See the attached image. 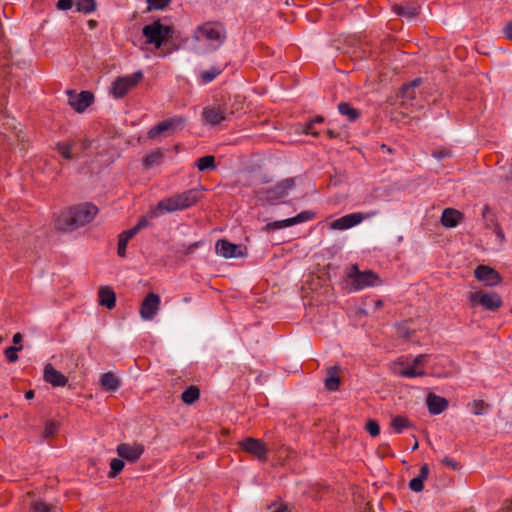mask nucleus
<instances>
[{
    "mask_svg": "<svg viewBox=\"0 0 512 512\" xmlns=\"http://www.w3.org/2000/svg\"><path fill=\"white\" fill-rule=\"evenodd\" d=\"M98 213V208L90 203L81 204L61 213L56 220V228L72 231L91 222Z\"/></svg>",
    "mask_w": 512,
    "mask_h": 512,
    "instance_id": "1",
    "label": "nucleus"
},
{
    "mask_svg": "<svg viewBox=\"0 0 512 512\" xmlns=\"http://www.w3.org/2000/svg\"><path fill=\"white\" fill-rule=\"evenodd\" d=\"M192 37L197 42L206 43L209 51H216L225 42L227 33L221 23L206 22L195 28Z\"/></svg>",
    "mask_w": 512,
    "mask_h": 512,
    "instance_id": "2",
    "label": "nucleus"
},
{
    "mask_svg": "<svg viewBox=\"0 0 512 512\" xmlns=\"http://www.w3.org/2000/svg\"><path fill=\"white\" fill-rule=\"evenodd\" d=\"M199 192L196 189H190L179 194L172 195L158 202L162 213H171L177 210H184L197 202Z\"/></svg>",
    "mask_w": 512,
    "mask_h": 512,
    "instance_id": "3",
    "label": "nucleus"
},
{
    "mask_svg": "<svg viewBox=\"0 0 512 512\" xmlns=\"http://www.w3.org/2000/svg\"><path fill=\"white\" fill-rule=\"evenodd\" d=\"M295 178H287L279 182L272 188L259 189L257 191V198L263 204L275 205L279 203L283 198L287 197L295 188Z\"/></svg>",
    "mask_w": 512,
    "mask_h": 512,
    "instance_id": "4",
    "label": "nucleus"
},
{
    "mask_svg": "<svg viewBox=\"0 0 512 512\" xmlns=\"http://www.w3.org/2000/svg\"><path fill=\"white\" fill-rule=\"evenodd\" d=\"M142 34L146 38L147 44L154 45L159 49L172 36L173 29L171 26L163 25L160 20H155L143 27Z\"/></svg>",
    "mask_w": 512,
    "mask_h": 512,
    "instance_id": "5",
    "label": "nucleus"
},
{
    "mask_svg": "<svg viewBox=\"0 0 512 512\" xmlns=\"http://www.w3.org/2000/svg\"><path fill=\"white\" fill-rule=\"evenodd\" d=\"M347 279L352 290L359 291L379 284V277L371 270L360 271L357 265H352L347 273Z\"/></svg>",
    "mask_w": 512,
    "mask_h": 512,
    "instance_id": "6",
    "label": "nucleus"
},
{
    "mask_svg": "<svg viewBox=\"0 0 512 512\" xmlns=\"http://www.w3.org/2000/svg\"><path fill=\"white\" fill-rule=\"evenodd\" d=\"M428 356L426 354H420L416 356L411 365L406 367L403 366V362L398 361L393 363L392 371L395 375L404 378L423 377L426 375L424 366L427 362Z\"/></svg>",
    "mask_w": 512,
    "mask_h": 512,
    "instance_id": "7",
    "label": "nucleus"
},
{
    "mask_svg": "<svg viewBox=\"0 0 512 512\" xmlns=\"http://www.w3.org/2000/svg\"><path fill=\"white\" fill-rule=\"evenodd\" d=\"M143 78V73L137 71L131 75L118 77L111 86V93L115 98H123L132 88H134Z\"/></svg>",
    "mask_w": 512,
    "mask_h": 512,
    "instance_id": "8",
    "label": "nucleus"
},
{
    "mask_svg": "<svg viewBox=\"0 0 512 512\" xmlns=\"http://www.w3.org/2000/svg\"><path fill=\"white\" fill-rule=\"evenodd\" d=\"M377 214H378L377 211H371L368 213L355 212V213L347 214L345 216H342V217L334 220L330 224V228L334 229V230L350 229V228L360 224L362 221L376 216Z\"/></svg>",
    "mask_w": 512,
    "mask_h": 512,
    "instance_id": "9",
    "label": "nucleus"
},
{
    "mask_svg": "<svg viewBox=\"0 0 512 512\" xmlns=\"http://www.w3.org/2000/svg\"><path fill=\"white\" fill-rule=\"evenodd\" d=\"M239 446L243 451L253 455L260 461H265L267 458L268 448L260 439L247 437L239 442Z\"/></svg>",
    "mask_w": 512,
    "mask_h": 512,
    "instance_id": "10",
    "label": "nucleus"
},
{
    "mask_svg": "<svg viewBox=\"0 0 512 512\" xmlns=\"http://www.w3.org/2000/svg\"><path fill=\"white\" fill-rule=\"evenodd\" d=\"M217 255L224 258H241L246 255V248L241 244H233L225 239H220L215 244Z\"/></svg>",
    "mask_w": 512,
    "mask_h": 512,
    "instance_id": "11",
    "label": "nucleus"
},
{
    "mask_svg": "<svg viewBox=\"0 0 512 512\" xmlns=\"http://www.w3.org/2000/svg\"><path fill=\"white\" fill-rule=\"evenodd\" d=\"M471 302H477L482 305L485 309L490 311H496L503 305L502 298L496 292L482 293L475 292L470 296Z\"/></svg>",
    "mask_w": 512,
    "mask_h": 512,
    "instance_id": "12",
    "label": "nucleus"
},
{
    "mask_svg": "<svg viewBox=\"0 0 512 512\" xmlns=\"http://www.w3.org/2000/svg\"><path fill=\"white\" fill-rule=\"evenodd\" d=\"M314 217V213L311 211H303L296 215L295 217L287 218L284 220L274 221L267 223L265 226V231L270 232L273 230L283 229L286 227H290L299 223H303L311 220Z\"/></svg>",
    "mask_w": 512,
    "mask_h": 512,
    "instance_id": "13",
    "label": "nucleus"
},
{
    "mask_svg": "<svg viewBox=\"0 0 512 512\" xmlns=\"http://www.w3.org/2000/svg\"><path fill=\"white\" fill-rule=\"evenodd\" d=\"M93 100L94 96L89 91L80 93L68 91V103L77 112L85 111L93 103Z\"/></svg>",
    "mask_w": 512,
    "mask_h": 512,
    "instance_id": "14",
    "label": "nucleus"
},
{
    "mask_svg": "<svg viewBox=\"0 0 512 512\" xmlns=\"http://www.w3.org/2000/svg\"><path fill=\"white\" fill-rule=\"evenodd\" d=\"M160 296L153 292L147 294L140 307V316L144 320H151L157 314L160 307Z\"/></svg>",
    "mask_w": 512,
    "mask_h": 512,
    "instance_id": "15",
    "label": "nucleus"
},
{
    "mask_svg": "<svg viewBox=\"0 0 512 512\" xmlns=\"http://www.w3.org/2000/svg\"><path fill=\"white\" fill-rule=\"evenodd\" d=\"M227 108L224 104H213L203 109L202 116L210 125L220 124L226 119Z\"/></svg>",
    "mask_w": 512,
    "mask_h": 512,
    "instance_id": "16",
    "label": "nucleus"
},
{
    "mask_svg": "<svg viewBox=\"0 0 512 512\" xmlns=\"http://www.w3.org/2000/svg\"><path fill=\"white\" fill-rule=\"evenodd\" d=\"M117 454L128 462H136L144 453V446L140 443H121L116 448Z\"/></svg>",
    "mask_w": 512,
    "mask_h": 512,
    "instance_id": "17",
    "label": "nucleus"
},
{
    "mask_svg": "<svg viewBox=\"0 0 512 512\" xmlns=\"http://www.w3.org/2000/svg\"><path fill=\"white\" fill-rule=\"evenodd\" d=\"M474 276L477 280L484 282L487 286H496L501 282L499 273L486 265H479L475 271Z\"/></svg>",
    "mask_w": 512,
    "mask_h": 512,
    "instance_id": "18",
    "label": "nucleus"
},
{
    "mask_svg": "<svg viewBox=\"0 0 512 512\" xmlns=\"http://www.w3.org/2000/svg\"><path fill=\"white\" fill-rule=\"evenodd\" d=\"M183 123L181 118H171L159 122L148 131V137L153 139L164 133H173Z\"/></svg>",
    "mask_w": 512,
    "mask_h": 512,
    "instance_id": "19",
    "label": "nucleus"
},
{
    "mask_svg": "<svg viewBox=\"0 0 512 512\" xmlns=\"http://www.w3.org/2000/svg\"><path fill=\"white\" fill-rule=\"evenodd\" d=\"M43 377L47 383L54 387H63L68 381L66 376L56 370L50 363L45 365Z\"/></svg>",
    "mask_w": 512,
    "mask_h": 512,
    "instance_id": "20",
    "label": "nucleus"
},
{
    "mask_svg": "<svg viewBox=\"0 0 512 512\" xmlns=\"http://www.w3.org/2000/svg\"><path fill=\"white\" fill-rule=\"evenodd\" d=\"M428 411L432 415H438L448 408V401L434 393H429L426 399Z\"/></svg>",
    "mask_w": 512,
    "mask_h": 512,
    "instance_id": "21",
    "label": "nucleus"
},
{
    "mask_svg": "<svg viewBox=\"0 0 512 512\" xmlns=\"http://www.w3.org/2000/svg\"><path fill=\"white\" fill-rule=\"evenodd\" d=\"M162 214V211L159 209V206L157 205L155 208L151 209L145 216L140 218L138 223L134 227L128 229L129 234L135 236L140 230L148 227L150 225L151 220Z\"/></svg>",
    "mask_w": 512,
    "mask_h": 512,
    "instance_id": "22",
    "label": "nucleus"
},
{
    "mask_svg": "<svg viewBox=\"0 0 512 512\" xmlns=\"http://www.w3.org/2000/svg\"><path fill=\"white\" fill-rule=\"evenodd\" d=\"M462 219V213L453 208H446L442 212L441 224L447 228L456 227Z\"/></svg>",
    "mask_w": 512,
    "mask_h": 512,
    "instance_id": "23",
    "label": "nucleus"
},
{
    "mask_svg": "<svg viewBox=\"0 0 512 512\" xmlns=\"http://www.w3.org/2000/svg\"><path fill=\"white\" fill-rule=\"evenodd\" d=\"M421 83L420 79H415L411 83L404 85L401 90V98L403 105H413V101L416 98V89Z\"/></svg>",
    "mask_w": 512,
    "mask_h": 512,
    "instance_id": "24",
    "label": "nucleus"
},
{
    "mask_svg": "<svg viewBox=\"0 0 512 512\" xmlns=\"http://www.w3.org/2000/svg\"><path fill=\"white\" fill-rule=\"evenodd\" d=\"M340 371V366L335 365L331 366L327 369V375L324 380V385L329 391H336L340 385V377L338 375Z\"/></svg>",
    "mask_w": 512,
    "mask_h": 512,
    "instance_id": "25",
    "label": "nucleus"
},
{
    "mask_svg": "<svg viewBox=\"0 0 512 512\" xmlns=\"http://www.w3.org/2000/svg\"><path fill=\"white\" fill-rule=\"evenodd\" d=\"M99 304L111 310L116 304V295L114 291L109 287H102L99 292Z\"/></svg>",
    "mask_w": 512,
    "mask_h": 512,
    "instance_id": "26",
    "label": "nucleus"
},
{
    "mask_svg": "<svg viewBox=\"0 0 512 512\" xmlns=\"http://www.w3.org/2000/svg\"><path fill=\"white\" fill-rule=\"evenodd\" d=\"M100 384L102 389L105 391H116L120 386L119 380L111 372L102 374Z\"/></svg>",
    "mask_w": 512,
    "mask_h": 512,
    "instance_id": "27",
    "label": "nucleus"
},
{
    "mask_svg": "<svg viewBox=\"0 0 512 512\" xmlns=\"http://www.w3.org/2000/svg\"><path fill=\"white\" fill-rule=\"evenodd\" d=\"M394 12L402 17H406L408 19H412L416 17L419 13V7L415 5L405 4V5H399L395 4L393 6Z\"/></svg>",
    "mask_w": 512,
    "mask_h": 512,
    "instance_id": "28",
    "label": "nucleus"
},
{
    "mask_svg": "<svg viewBox=\"0 0 512 512\" xmlns=\"http://www.w3.org/2000/svg\"><path fill=\"white\" fill-rule=\"evenodd\" d=\"M338 111L341 115L346 116L348 121L354 122L356 121L361 112L358 109L353 108L349 103L347 102H341L338 104Z\"/></svg>",
    "mask_w": 512,
    "mask_h": 512,
    "instance_id": "29",
    "label": "nucleus"
},
{
    "mask_svg": "<svg viewBox=\"0 0 512 512\" xmlns=\"http://www.w3.org/2000/svg\"><path fill=\"white\" fill-rule=\"evenodd\" d=\"M391 428L395 433H402L406 428L411 426L409 419L402 415L393 416L390 422Z\"/></svg>",
    "mask_w": 512,
    "mask_h": 512,
    "instance_id": "30",
    "label": "nucleus"
},
{
    "mask_svg": "<svg viewBox=\"0 0 512 512\" xmlns=\"http://www.w3.org/2000/svg\"><path fill=\"white\" fill-rule=\"evenodd\" d=\"M223 72V69L217 66H212L209 69L202 71L199 74L201 84H208L212 82L217 76Z\"/></svg>",
    "mask_w": 512,
    "mask_h": 512,
    "instance_id": "31",
    "label": "nucleus"
},
{
    "mask_svg": "<svg viewBox=\"0 0 512 512\" xmlns=\"http://www.w3.org/2000/svg\"><path fill=\"white\" fill-rule=\"evenodd\" d=\"M200 390L196 386L188 387L181 395V399L186 404H192L199 399Z\"/></svg>",
    "mask_w": 512,
    "mask_h": 512,
    "instance_id": "32",
    "label": "nucleus"
},
{
    "mask_svg": "<svg viewBox=\"0 0 512 512\" xmlns=\"http://www.w3.org/2000/svg\"><path fill=\"white\" fill-rule=\"evenodd\" d=\"M196 167L200 171L215 169V167H216L215 157L212 155H207V156L198 158L196 161Z\"/></svg>",
    "mask_w": 512,
    "mask_h": 512,
    "instance_id": "33",
    "label": "nucleus"
},
{
    "mask_svg": "<svg viewBox=\"0 0 512 512\" xmlns=\"http://www.w3.org/2000/svg\"><path fill=\"white\" fill-rule=\"evenodd\" d=\"M164 154L161 150H156L144 158V165L147 168L159 165L162 162Z\"/></svg>",
    "mask_w": 512,
    "mask_h": 512,
    "instance_id": "34",
    "label": "nucleus"
},
{
    "mask_svg": "<svg viewBox=\"0 0 512 512\" xmlns=\"http://www.w3.org/2000/svg\"><path fill=\"white\" fill-rule=\"evenodd\" d=\"M76 10L84 14L93 12L96 9L95 0H76Z\"/></svg>",
    "mask_w": 512,
    "mask_h": 512,
    "instance_id": "35",
    "label": "nucleus"
},
{
    "mask_svg": "<svg viewBox=\"0 0 512 512\" xmlns=\"http://www.w3.org/2000/svg\"><path fill=\"white\" fill-rule=\"evenodd\" d=\"M134 237L133 235H130L129 234V231L126 230V231H123L120 235H119V240H118V249H117V253L120 257H124L126 255V247H127V244L129 242V240Z\"/></svg>",
    "mask_w": 512,
    "mask_h": 512,
    "instance_id": "36",
    "label": "nucleus"
},
{
    "mask_svg": "<svg viewBox=\"0 0 512 512\" xmlns=\"http://www.w3.org/2000/svg\"><path fill=\"white\" fill-rule=\"evenodd\" d=\"M73 145L74 144L72 142L71 143L58 142L56 144V149L64 159L71 160L73 158V155L71 153Z\"/></svg>",
    "mask_w": 512,
    "mask_h": 512,
    "instance_id": "37",
    "label": "nucleus"
},
{
    "mask_svg": "<svg viewBox=\"0 0 512 512\" xmlns=\"http://www.w3.org/2000/svg\"><path fill=\"white\" fill-rule=\"evenodd\" d=\"M124 468V461L119 458H114L110 462L109 478H115Z\"/></svg>",
    "mask_w": 512,
    "mask_h": 512,
    "instance_id": "38",
    "label": "nucleus"
},
{
    "mask_svg": "<svg viewBox=\"0 0 512 512\" xmlns=\"http://www.w3.org/2000/svg\"><path fill=\"white\" fill-rule=\"evenodd\" d=\"M471 412L474 415H482L485 413L486 409L489 407L483 400H473L468 404Z\"/></svg>",
    "mask_w": 512,
    "mask_h": 512,
    "instance_id": "39",
    "label": "nucleus"
},
{
    "mask_svg": "<svg viewBox=\"0 0 512 512\" xmlns=\"http://www.w3.org/2000/svg\"><path fill=\"white\" fill-rule=\"evenodd\" d=\"M52 506L46 504L42 500H34L31 503L29 512H51Z\"/></svg>",
    "mask_w": 512,
    "mask_h": 512,
    "instance_id": "40",
    "label": "nucleus"
},
{
    "mask_svg": "<svg viewBox=\"0 0 512 512\" xmlns=\"http://www.w3.org/2000/svg\"><path fill=\"white\" fill-rule=\"evenodd\" d=\"M365 429L372 437L380 434V426L376 420L369 419L365 424Z\"/></svg>",
    "mask_w": 512,
    "mask_h": 512,
    "instance_id": "41",
    "label": "nucleus"
},
{
    "mask_svg": "<svg viewBox=\"0 0 512 512\" xmlns=\"http://www.w3.org/2000/svg\"><path fill=\"white\" fill-rule=\"evenodd\" d=\"M57 429H58V425L55 421H52V420L47 421L45 428H44L43 437L49 438V437L53 436L56 433Z\"/></svg>",
    "mask_w": 512,
    "mask_h": 512,
    "instance_id": "42",
    "label": "nucleus"
},
{
    "mask_svg": "<svg viewBox=\"0 0 512 512\" xmlns=\"http://www.w3.org/2000/svg\"><path fill=\"white\" fill-rule=\"evenodd\" d=\"M21 348H22L21 346L20 347H15V346L7 347L4 351V354L7 358V360L9 362H15L18 359L17 352L19 350H21Z\"/></svg>",
    "mask_w": 512,
    "mask_h": 512,
    "instance_id": "43",
    "label": "nucleus"
},
{
    "mask_svg": "<svg viewBox=\"0 0 512 512\" xmlns=\"http://www.w3.org/2000/svg\"><path fill=\"white\" fill-rule=\"evenodd\" d=\"M171 0H148V8L155 9V10H161L164 9L169 5Z\"/></svg>",
    "mask_w": 512,
    "mask_h": 512,
    "instance_id": "44",
    "label": "nucleus"
},
{
    "mask_svg": "<svg viewBox=\"0 0 512 512\" xmlns=\"http://www.w3.org/2000/svg\"><path fill=\"white\" fill-rule=\"evenodd\" d=\"M409 488L414 492H421L424 489V481L415 477L410 480Z\"/></svg>",
    "mask_w": 512,
    "mask_h": 512,
    "instance_id": "45",
    "label": "nucleus"
},
{
    "mask_svg": "<svg viewBox=\"0 0 512 512\" xmlns=\"http://www.w3.org/2000/svg\"><path fill=\"white\" fill-rule=\"evenodd\" d=\"M74 0H58L56 7L59 10H69L73 7Z\"/></svg>",
    "mask_w": 512,
    "mask_h": 512,
    "instance_id": "46",
    "label": "nucleus"
},
{
    "mask_svg": "<svg viewBox=\"0 0 512 512\" xmlns=\"http://www.w3.org/2000/svg\"><path fill=\"white\" fill-rule=\"evenodd\" d=\"M314 122L312 121H309L305 124V127H304V133L306 134H310V135H313V136H316L318 135V132L314 129Z\"/></svg>",
    "mask_w": 512,
    "mask_h": 512,
    "instance_id": "47",
    "label": "nucleus"
},
{
    "mask_svg": "<svg viewBox=\"0 0 512 512\" xmlns=\"http://www.w3.org/2000/svg\"><path fill=\"white\" fill-rule=\"evenodd\" d=\"M200 246V242H194L190 245H182V252L184 254H190L194 249H197Z\"/></svg>",
    "mask_w": 512,
    "mask_h": 512,
    "instance_id": "48",
    "label": "nucleus"
},
{
    "mask_svg": "<svg viewBox=\"0 0 512 512\" xmlns=\"http://www.w3.org/2000/svg\"><path fill=\"white\" fill-rule=\"evenodd\" d=\"M429 475V467L427 464H424L421 469H420V473L419 475L417 476V478H420L422 481H425L427 479Z\"/></svg>",
    "mask_w": 512,
    "mask_h": 512,
    "instance_id": "49",
    "label": "nucleus"
},
{
    "mask_svg": "<svg viewBox=\"0 0 512 512\" xmlns=\"http://www.w3.org/2000/svg\"><path fill=\"white\" fill-rule=\"evenodd\" d=\"M270 512H289L285 505H273L269 507Z\"/></svg>",
    "mask_w": 512,
    "mask_h": 512,
    "instance_id": "50",
    "label": "nucleus"
},
{
    "mask_svg": "<svg viewBox=\"0 0 512 512\" xmlns=\"http://www.w3.org/2000/svg\"><path fill=\"white\" fill-rule=\"evenodd\" d=\"M442 463L446 466H449L451 467L452 469H457L458 468V464L451 458L449 457H445L443 460H442Z\"/></svg>",
    "mask_w": 512,
    "mask_h": 512,
    "instance_id": "51",
    "label": "nucleus"
},
{
    "mask_svg": "<svg viewBox=\"0 0 512 512\" xmlns=\"http://www.w3.org/2000/svg\"><path fill=\"white\" fill-rule=\"evenodd\" d=\"M432 155L438 159L441 160L449 155V151L446 150H440V151H434Z\"/></svg>",
    "mask_w": 512,
    "mask_h": 512,
    "instance_id": "52",
    "label": "nucleus"
},
{
    "mask_svg": "<svg viewBox=\"0 0 512 512\" xmlns=\"http://www.w3.org/2000/svg\"><path fill=\"white\" fill-rule=\"evenodd\" d=\"M505 37L512 40V22L508 23L503 30Z\"/></svg>",
    "mask_w": 512,
    "mask_h": 512,
    "instance_id": "53",
    "label": "nucleus"
},
{
    "mask_svg": "<svg viewBox=\"0 0 512 512\" xmlns=\"http://www.w3.org/2000/svg\"><path fill=\"white\" fill-rule=\"evenodd\" d=\"M21 340H22V336H21L20 333L14 334V336H13V343L14 344H19L21 342Z\"/></svg>",
    "mask_w": 512,
    "mask_h": 512,
    "instance_id": "54",
    "label": "nucleus"
},
{
    "mask_svg": "<svg viewBox=\"0 0 512 512\" xmlns=\"http://www.w3.org/2000/svg\"><path fill=\"white\" fill-rule=\"evenodd\" d=\"M499 512H512V501L504 506Z\"/></svg>",
    "mask_w": 512,
    "mask_h": 512,
    "instance_id": "55",
    "label": "nucleus"
},
{
    "mask_svg": "<svg viewBox=\"0 0 512 512\" xmlns=\"http://www.w3.org/2000/svg\"><path fill=\"white\" fill-rule=\"evenodd\" d=\"M34 397V391L33 390H29L25 393V398L30 400Z\"/></svg>",
    "mask_w": 512,
    "mask_h": 512,
    "instance_id": "56",
    "label": "nucleus"
},
{
    "mask_svg": "<svg viewBox=\"0 0 512 512\" xmlns=\"http://www.w3.org/2000/svg\"><path fill=\"white\" fill-rule=\"evenodd\" d=\"M91 142L88 140V139H85L82 144H81V147L82 149H86L90 146Z\"/></svg>",
    "mask_w": 512,
    "mask_h": 512,
    "instance_id": "57",
    "label": "nucleus"
},
{
    "mask_svg": "<svg viewBox=\"0 0 512 512\" xmlns=\"http://www.w3.org/2000/svg\"><path fill=\"white\" fill-rule=\"evenodd\" d=\"M97 25V22L95 20H89L88 21V26L90 29H94Z\"/></svg>",
    "mask_w": 512,
    "mask_h": 512,
    "instance_id": "58",
    "label": "nucleus"
},
{
    "mask_svg": "<svg viewBox=\"0 0 512 512\" xmlns=\"http://www.w3.org/2000/svg\"><path fill=\"white\" fill-rule=\"evenodd\" d=\"M311 121L314 122V124L322 123L324 121V118L322 116H317L314 120Z\"/></svg>",
    "mask_w": 512,
    "mask_h": 512,
    "instance_id": "59",
    "label": "nucleus"
},
{
    "mask_svg": "<svg viewBox=\"0 0 512 512\" xmlns=\"http://www.w3.org/2000/svg\"><path fill=\"white\" fill-rule=\"evenodd\" d=\"M505 180H507V181L512 180V165H511V169H510V174L505 176Z\"/></svg>",
    "mask_w": 512,
    "mask_h": 512,
    "instance_id": "60",
    "label": "nucleus"
},
{
    "mask_svg": "<svg viewBox=\"0 0 512 512\" xmlns=\"http://www.w3.org/2000/svg\"><path fill=\"white\" fill-rule=\"evenodd\" d=\"M418 448V442L416 441L415 444H413L412 450H416Z\"/></svg>",
    "mask_w": 512,
    "mask_h": 512,
    "instance_id": "61",
    "label": "nucleus"
},
{
    "mask_svg": "<svg viewBox=\"0 0 512 512\" xmlns=\"http://www.w3.org/2000/svg\"><path fill=\"white\" fill-rule=\"evenodd\" d=\"M381 306H382V301L378 300V301L376 302V307H381Z\"/></svg>",
    "mask_w": 512,
    "mask_h": 512,
    "instance_id": "62",
    "label": "nucleus"
},
{
    "mask_svg": "<svg viewBox=\"0 0 512 512\" xmlns=\"http://www.w3.org/2000/svg\"><path fill=\"white\" fill-rule=\"evenodd\" d=\"M487 211H488V206H485V207L483 208V215H484V214H485V212H487Z\"/></svg>",
    "mask_w": 512,
    "mask_h": 512,
    "instance_id": "63",
    "label": "nucleus"
},
{
    "mask_svg": "<svg viewBox=\"0 0 512 512\" xmlns=\"http://www.w3.org/2000/svg\"><path fill=\"white\" fill-rule=\"evenodd\" d=\"M439 376H444V377H448L449 376V373H444V374H438Z\"/></svg>",
    "mask_w": 512,
    "mask_h": 512,
    "instance_id": "64",
    "label": "nucleus"
}]
</instances>
